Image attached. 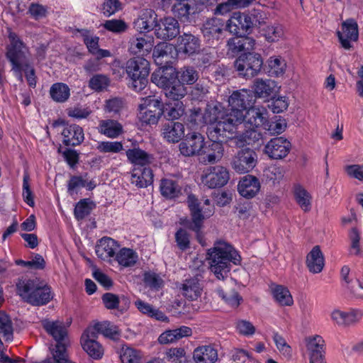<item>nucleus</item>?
<instances>
[{"mask_svg":"<svg viewBox=\"0 0 363 363\" xmlns=\"http://www.w3.org/2000/svg\"><path fill=\"white\" fill-rule=\"evenodd\" d=\"M294 198L296 203L304 212H308L311 208V196L310 194L301 185L294 187Z\"/></svg>","mask_w":363,"mask_h":363,"instance_id":"nucleus-46","label":"nucleus"},{"mask_svg":"<svg viewBox=\"0 0 363 363\" xmlns=\"http://www.w3.org/2000/svg\"><path fill=\"white\" fill-rule=\"evenodd\" d=\"M262 33L267 42L275 43L284 38V27L279 23H271L262 28Z\"/></svg>","mask_w":363,"mask_h":363,"instance_id":"nucleus-41","label":"nucleus"},{"mask_svg":"<svg viewBox=\"0 0 363 363\" xmlns=\"http://www.w3.org/2000/svg\"><path fill=\"white\" fill-rule=\"evenodd\" d=\"M205 138L199 133H188L179 145L180 153L185 157H192L203 153Z\"/></svg>","mask_w":363,"mask_h":363,"instance_id":"nucleus-11","label":"nucleus"},{"mask_svg":"<svg viewBox=\"0 0 363 363\" xmlns=\"http://www.w3.org/2000/svg\"><path fill=\"white\" fill-rule=\"evenodd\" d=\"M195 363H216L218 359V350L213 345H205L196 347L193 352Z\"/></svg>","mask_w":363,"mask_h":363,"instance_id":"nucleus-21","label":"nucleus"},{"mask_svg":"<svg viewBox=\"0 0 363 363\" xmlns=\"http://www.w3.org/2000/svg\"><path fill=\"white\" fill-rule=\"evenodd\" d=\"M267 110L254 105L244 113V121L252 127L258 128L267 122Z\"/></svg>","mask_w":363,"mask_h":363,"instance_id":"nucleus-31","label":"nucleus"},{"mask_svg":"<svg viewBox=\"0 0 363 363\" xmlns=\"http://www.w3.org/2000/svg\"><path fill=\"white\" fill-rule=\"evenodd\" d=\"M247 20L245 13L235 12L226 22L227 30L230 33L240 36L245 33H250L252 28Z\"/></svg>","mask_w":363,"mask_h":363,"instance_id":"nucleus-17","label":"nucleus"},{"mask_svg":"<svg viewBox=\"0 0 363 363\" xmlns=\"http://www.w3.org/2000/svg\"><path fill=\"white\" fill-rule=\"evenodd\" d=\"M184 113L182 103L177 101L174 105L167 104L166 106L160 108V116L164 117L168 121H174L178 119Z\"/></svg>","mask_w":363,"mask_h":363,"instance_id":"nucleus-48","label":"nucleus"},{"mask_svg":"<svg viewBox=\"0 0 363 363\" xmlns=\"http://www.w3.org/2000/svg\"><path fill=\"white\" fill-rule=\"evenodd\" d=\"M98 131L109 138H117L123 133V125L117 121L106 119L99 121Z\"/></svg>","mask_w":363,"mask_h":363,"instance_id":"nucleus-33","label":"nucleus"},{"mask_svg":"<svg viewBox=\"0 0 363 363\" xmlns=\"http://www.w3.org/2000/svg\"><path fill=\"white\" fill-rule=\"evenodd\" d=\"M257 163L256 152L249 147L242 148L233 157L232 168L239 174H245L254 169Z\"/></svg>","mask_w":363,"mask_h":363,"instance_id":"nucleus-10","label":"nucleus"},{"mask_svg":"<svg viewBox=\"0 0 363 363\" xmlns=\"http://www.w3.org/2000/svg\"><path fill=\"white\" fill-rule=\"evenodd\" d=\"M289 106V103L284 96L273 98L268 104L269 108L274 113H279L285 111Z\"/></svg>","mask_w":363,"mask_h":363,"instance_id":"nucleus-64","label":"nucleus"},{"mask_svg":"<svg viewBox=\"0 0 363 363\" xmlns=\"http://www.w3.org/2000/svg\"><path fill=\"white\" fill-rule=\"evenodd\" d=\"M50 94L53 101L63 103L69 99L70 89L66 84L55 83L51 86Z\"/></svg>","mask_w":363,"mask_h":363,"instance_id":"nucleus-47","label":"nucleus"},{"mask_svg":"<svg viewBox=\"0 0 363 363\" xmlns=\"http://www.w3.org/2000/svg\"><path fill=\"white\" fill-rule=\"evenodd\" d=\"M199 38L191 33H184L178 38L179 51L185 54L193 55L200 50Z\"/></svg>","mask_w":363,"mask_h":363,"instance_id":"nucleus-29","label":"nucleus"},{"mask_svg":"<svg viewBox=\"0 0 363 363\" xmlns=\"http://www.w3.org/2000/svg\"><path fill=\"white\" fill-rule=\"evenodd\" d=\"M157 26V15L152 9H144L135 20L134 27L140 33L149 32Z\"/></svg>","mask_w":363,"mask_h":363,"instance_id":"nucleus-22","label":"nucleus"},{"mask_svg":"<svg viewBox=\"0 0 363 363\" xmlns=\"http://www.w3.org/2000/svg\"><path fill=\"white\" fill-rule=\"evenodd\" d=\"M325 341L320 335L306 339V347L309 352L310 363H326L325 361Z\"/></svg>","mask_w":363,"mask_h":363,"instance_id":"nucleus-20","label":"nucleus"},{"mask_svg":"<svg viewBox=\"0 0 363 363\" xmlns=\"http://www.w3.org/2000/svg\"><path fill=\"white\" fill-rule=\"evenodd\" d=\"M263 60L258 53L248 52L242 54L235 62L239 75L248 79L256 76L261 70Z\"/></svg>","mask_w":363,"mask_h":363,"instance_id":"nucleus-6","label":"nucleus"},{"mask_svg":"<svg viewBox=\"0 0 363 363\" xmlns=\"http://www.w3.org/2000/svg\"><path fill=\"white\" fill-rule=\"evenodd\" d=\"M103 26L107 30L116 33H123L128 28L127 24L123 21L119 19L106 21L103 24Z\"/></svg>","mask_w":363,"mask_h":363,"instance_id":"nucleus-62","label":"nucleus"},{"mask_svg":"<svg viewBox=\"0 0 363 363\" xmlns=\"http://www.w3.org/2000/svg\"><path fill=\"white\" fill-rule=\"evenodd\" d=\"M225 30L226 23L223 18L217 17L207 19L201 28L203 37L208 43L219 40L223 38Z\"/></svg>","mask_w":363,"mask_h":363,"instance_id":"nucleus-13","label":"nucleus"},{"mask_svg":"<svg viewBox=\"0 0 363 363\" xmlns=\"http://www.w3.org/2000/svg\"><path fill=\"white\" fill-rule=\"evenodd\" d=\"M230 179L228 170L220 165L206 168L201 176V182L208 189L224 186Z\"/></svg>","mask_w":363,"mask_h":363,"instance_id":"nucleus-8","label":"nucleus"},{"mask_svg":"<svg viewBox=\"0 0 363 363\" xmlns=\"http://www.w3.org/2000/svg\"><path fill=\"white\" fill-rule=\"evenodd\" d=\"M95 206L94 203L89 199H84L80 200L75 206L74 216L77 220H80L89 216L93 208Z\"/></svg>","mask_w":363,"mask_h":363,"instance_id":"nucleus-51","label":"nucleus"},{"mask_svg":"<svg viewBox=\"0 0 363 363\" xmlns=\"http://www.w3.org/2000/svg\"><path fill=\"white\" fill-rule=\"evenodd\" d=\"M218 295L230 306L233 308L238 307L240 301H242V297L239 295V294L234 289H232L229 291H224L222 289H218L216 290Z\"/></svg>","mask_w":363,"mask_h":363,"instance_id":"nucleus-53","label":"nucleus"},{"mask_svg":"<svg viewBox=\"0 0 363 363\" xmlns=\"http://www.w3.org/2000/svg\"><path fill=\"white\" fill-rule=\"evenodd\" d=\"M43 328L56 341V345L52 350L61 353H67L69 341L67 331L64 323L60 321L45 320L42 322Z\"/></svg>","mask_w":363,"mask_h":363,"instance_id":"nucleus-7","label":"nucleus"},{"mask_svg":"<svg viewBox=\"0 0 363 363\" xmlns=\"http://www.w3.org/2000/svg\"><path fill=\"white\" fill-rule=\"evenodd\" d=\"M41 281L42 280L38 278L20 279L16 283L17 294L25 302L30 304V302L35 301V298H33V294L38 289Z\"/></svg>","mask_w":363,"mask_h":363,"instance_id":"nucleus-19","label":"nucleus"},{"mask_svg":"<svg viewBox=\"0 0 363 363\" xmlns=\"http://www.w3.org/2000/svg\"><path fill=\"white\" fill-rule=\"evenodd\" d=\"M235 145L237 147H242L245 145H253L262 140V134L257 128L252 127L245 130L242 133L233 138Z\"/></svg>","mask_w":363,"mask_h":363,"instance_id":"nucleus-25","label":"nucleus"},{"mask_svg":"<svg viewBox=\"0 0 363 363\" xmlns=\"http://www.w3.org/2000/svg\"><path fill=\"white\" fill-rule=\"evenodd\" d=\"M116 259L120 265L130 267L136 264L138 256L137 252L132 249L123 247L116 255Z\"/></svg>","mask_w":363,"mask_h":363,"instance_id":"nucleus-44","label":"nucleus"},{"mask_svg":"<svg viewBox=\"0 0 363 363\" xmlns=\"http://www.w3.org/2000/svg\"><path fill=\"white\" fill-rule=\"evenodd\" d=\"M256 96L252 90L240 89L232 93L228 99L230 111L226 118V123L222 125V132L235 130L244 121V113L255 103Z\"/></svg>","mask_w":363,"mask_h":363,"instance_id":"nucleus-3","label":"nucleus"},{"mask_svg":"<svg viewBox=\"0 0 363 363\" xmlns=\"http://www.w3.org/2000/svg\"><path fill=\"white\" fill-rule=\"evenodd\" d=\"M341 46L345 50L352 48V42H356L359 38L358 25L353 18H347L341 24V30L336 32Z\"/></svg>","mask_w":363,"mask_h":363,"instance_id":"nucleus-14","label":"nucleus"},{"mask_svg":"<svg viewBox=\"0 0 363 363\" xmlns=\"http://www.w3.org/2000/svg\"><path fill=\"white\" fill-rule=\"evenodd\" d=\"M227 139L228 138H223V140H211L212 143L208 146V151L203 150V153L206 154L205 157H203L204 162L213 164L220 160L224 152L222 143L226 141Z\"/></svg>","mask_w":363,"mask_h":363,"instance_id":"nucleus-39","label":"nucleus"},{"mask_svg":"<svg viewBox=\"0 0 363 363\" xmlns=\"http://www.w3.org/2000/svg\"><path fill=\"white\" fill-rule=\"evenodd\" d=\"M143 103L139 105L140 121L146 125H157L159 120V113L156 111L159 108V99L155 96H148L142 99Z\"/></svg>","mask_w":363,"mask_h":363,"instance_id":"nucleus-12","label":"nucleus"},{"mask_svg":"<svg viewBox=\"0 0 363 363\" xmlns=\"http://www.w3.org/2000/svg\"><path fill=\"white\" fill-rule=\"evenodd\" d=\"M153 174L152 169L148 167L133 168L131 183L138 188H145L152 184Z\"/></svg>","mask_w":363,"mask_h":363,"instance_id":"nucleus-32","label":"nucleus"},{"mask_svg":"<svg viewBox=\"0 0 363 363\" xmlns=\"http://www.w3.org/2000/svg\"><path fill=\"white\" fill-rule=\"evenodd\" d=\"M277 88V83L274 80L257 79L252 91L256 98H267L276 92Z\"/></svg>","mask_w":363,"mask_h":363,"instance_id":"nucleus-37","label":"nucleus"},{"mask_svg":"<svg viewBox=\"0 0 363 363\" xmlns=\"http://www.w3.org/2000/svg\"><path fill=\"white\" fill-rule=\"evenodd\" d=\"M118 245L116 240L111 238H102L96 247V253L97 256L103 260H109L116 254Z\"/></svg>","mask_w":363,"mask_h":363,"instance_id":"nucleus-28","label":"nucleus"},{"mask_svg":"<svg viewBox=\"0 0 363 363\" xmlns=\"http://www.w3.org/2000/svg\"><path fill=\"white\" fill-rule=\"evenodd\" d=\"M164 138L170 143H177L184 135V126L179 122L170 121L164 125Z\"/></svg>","mask_w":363,"mask_h":363,"instance_id":"nucleus-40","label":"nucleus"},{"mask_svg":"<svg viewBox=\"0 0 363 363\" xmlns=\"http://www.w3.org/2000/svg\"><path fill=\"white\" fill-rule=\"evenodd\" d=\"M108 84V78L103 74H96L93 76L89 82V86L91 89L97 91H102L106 89Z\"/></svg>","mask_w":363,"mask_h":363,"instance_id":"nucleus-61","label":"nucleus"},{"mask_svg":"<svg viewBox=\"0 0 363 363\" xmlns=\"http://www.w3.org/2000/svg\"><path fill=\"white\" fill-rule=\"evenodd\" d=\"M191 335V328L184 325L177 329L168 330L160 334V344L173 343L183 337H190Z\"/></svg>","mask_w":363,"mask_h":363,"instance_id":"nucleus-38","label":"nucleus"},{"mask_svg":"<svg viewBox=\"0 0 363 363\" xmlns=\"http://www.w3.org/2000/svg\"><path fill=\"white\" fill-rule=\"evenodd\" d=\"M182 295L189 300H196L201 294L202 287L197 277L185 279L180 287Z\"/></svg>","mask_w":363,"mask_h":363,"instance_id":"nucleus-36","label":"nucleus"},{"mask_svg":"<svg viewBox=\"0 0 363 363\" xmlns=\"http://www.w3.org/2000/svg\"><path fill=\"white\" fill-rule=\"evenodd\" d=\"M162 88L166 97L172 99L174 102L179 101V99L184 97L186 94V89L179 80L167 84L162 86Z\"/></svg>","mask_w":363,"mask_h":363,"instance_id":"nucleus-42","label":"nucleus"},{"mask_svg":"<svg viewBox=\"0 0 363 363\" xmlns=\"http://www.w3.org/2000/svg\"><path fill=\"white\" fill-rule=\"evenodd\" d=\"M239 194L246 199L255 197L260 189L259 179L252 175L245 176L238 185Z\"/></svg>","mask_w":363,"mask_h":363,"instance_id":"nucleus-24","label":"nucleus"},{"mask_svg":"<svg viewBox=\"0 0 363 363\" xmlns=\"http://www.w3.org/2000/svg\"><path fill=\"white\" fill-rule=\"evenodd\" d=\"M11 43L7 48L6 57L12 66L30 65L27 48L14 33L9 35Z\"/></svg>","mask_w":363,"mask_h":363,"instance_id":"nucleus-9","label":"nucleus"},{"mask_svg":"<svg viewBox=\"0 0 363 363\" xmlns=\"http://www.w3.org/2000/svg\"><path fill=\"white\" fill-rule=\"evenodd\" d=\"M255 40L251 37L237 35L228 40L227 46L228 52L233 55H238L241 52H250L254 49Z\"/></svg>","mask_w":363,"mask_h":363,"instance_id":"nucleus-23","label":"nucleus"},{"mask_svg":"<svg viewBox=\"0 0 363 363\" xmlns=\"http://www.w3.org/2000/svg\"><path fill=\"white\" fill-rule=\"evenodd\" d=\"M97 328L100 333L106 337L112 340L118 338L120 332L117 327L110 322L104 321L102 323H97Z\"/></svg>","mask_w":363,"mask_h":363,"instance_id":"nucleus-58","label":"nucleus"},{"mask_svg":"<svg viewBox=\"0 0 363 363\" xmlns=\"http://www.w3.org/2000/svg\"><path fill=\"white\" fill-rule=\"evenodd\" d=\"M179 34L178 21L172 17L164 18L160 25V40H170Z\"/></svg>","mask_w":363,"mask_h":363,"instance_id":"nucleus-35","label":"nucleus"},{"mask_svg":"<svg viewBox=\"0 0 363 363\" xmlns=\"http://www.w3.org/2000/svg\"><path fill=\"white\" fill-rule=\"evenodd\" d=\"M128 160L133 164V168L147 167L152 161V156L145 150L134 147L126 151Z\"/></svg>","mask_w":363,"mask_h":363,"instance_id":"nucleus-26","label":"nucleus"},{"mask_svg":"<svg viewBox=\"0 0 363 363\" xmlns=\"http://www.w3.org/2000/svg\"><path fill=\"white\" fill-rule=\"evenodd\" d=\"M120 357L123 363H139L140 359L139 352L129 347L122 348Z\"/></svg>","mask_w":363,"mask_h":363,"instance_id":"nucleus-60","label":"nucleus"},{"mask_svg":"<svg viewBox=\"0 0 363 363\" xmlns=\"http://www.w3.org/2000/svg\"><path fill=\"white\" fill-rule=\"evenodd\" d=\"M64 137L63 143L66 146H77L84 139L83 129L78 125L72 124L65 127L62 133Z\"/></svg>","mask_w":363,"mask_h":363,"instance_id":"nucleus-27","label":"nucleus"},{"mask_svg":"<svg viewBox=\"0 0 363 363\" xmlns=\"http://www.w3.org/2000/svg\"><path fill=\"white\" fill-rule=\"evenodd\" d=\"M245 13L252 28L255 26H261L265 23L267 14L263 11L253 9Z\"/></svg>","mask_w":363,"mask_h":363,"instance_id":"nucleus-57","label":"nucleus"},{"mask_svg":"<svg viewBox=\"0 0 363 363\" xmlns=\"http://www.w3.org/2000/svg\"><path fill=\"white\" fill-rule=\"evenodd\" d=\"M273 296L281 306H291L293 298L289 289L281 285H277L273 289Z\"/></svg>","mask_w":363,"mask_h":363,"instance_id":"nucleus-49","label":"nucleus"},{"mask_svg":"<svg viewBox=\"0 0 363 363\" xmlns=\"http://www.w3.org/2000/svg\"><path fill=\"white\" fill-rule=\"evenodd\" d=\"M269 72L275 77L282 75L286 69V64L280 57H271L268 60Z\"/></svg>","mask_w":363,"mask_h":363,"instance_id":"nucleus-54","label":"nucleus"},{"mask_svg":"<svg viewBox=\"0 0 363 363\" xmlns=\"http://www.w3.org/2000/svg\"><path fill=\"white\" fill-rule=\"evenodd\" d=\"M306 266L313 274L320 273L324 267V257L318 245L313 247L306 257Z\"/></svg>","mask_w":363,"mask_h":363,"instance_id":"nucleus-34","label":"nucleus"},{"mask_svg":"<svg viewBox=\"0 0 363 363\" xmlns=\"http://www.w3.org/2000/svg\"><path fill=\"white\" fill-rule=\"evenodd\" d=\"M208 260L211 271L218 279H224L230 271L231 263L239 264L241 257L231 245L219 240L208 250Z\"/></svg>","mask_w":363,"mask_h":363,"instance_id":"nucleus-2","label":"nucleus"},{"mask_svg":"<svg viewBox=\"0 0 363 363\" xmlns=\"http://www.w3.org/2000/svg\"><path fill=\"white\" fill-rule=\"evenodd\" d=\"M362 313L359 310H351L348 312L342 311L340 310H335L332 314L331 318L339 325H353L362 318Z\"/></svg>","mask_w":363,"mask_h":363,"instance_id":"nucleus-30","label":"nucleus"},{"mask_svg":"<svg viewBox=\"0 0 363 363\" xmlns=\"http://www.w3.org/2000/svg\"><path fill=\"white\" fill-rule=\"evenodd\" d=\"M167 65L164 66H160V70L162 74L160 75V84L162 86L167 85V84L174 82L176 80H179V72L176 71V69L167 60Z\"/></svg>","mask_w":363,"mask_h":363,"instance_id":"nucleus-50","label":"nucleus"},{"mask_svg":"<svg viewBox=\"0 0 363 363\" xmlns=\"http://www.w3.org/2000/svg\"><path fill=\"white\" fill-rule=\"evenodd\" d=\"M208 0H182L176 2L172 7V11L183 23L195 22L196 15L203 9Z\"/></svg>","mask_w":363,"mask_h":363,"instance_id":"nucleus-5","label":"nucleus"},{"mask_svg":"<svg viewBox=\"0 0 363 363\" xmlns=\"http://www.w3.org/2000/svg\"><path fill=\"white\" fill-rule=\"evenodd\" d=\"M0 333L6 340H11L13 338L12 322L4 311H0Z\"/></svg>","mask_w":363,"mask_h":363,"instance_id":"nucleus-56","label":"nucleus"},{"mask_svg":"<svg viewBox=\"0 0 363 363\" xmlns=\"http://www.w3.org/2000/svg\"><path fill=\"white\" fill-rule=\"evenodd\" d=\"M291 148V143L284 137L272 138L264 146V153L271 159L281 160L286 157Z\"/></svg>","mask_w":363,"mask_h":363,"instance_id":"nucleus-16","label":"nucleus"},{"mask_svg":"<svg viewBox=\"0 0 363 363\" xmlns=\"http://www.w3.org/2000/svg\"><path fill=\"white\" fill-rule=\"evenodd\" d=\"M97 149L104 153H118L123 149V146L118 141H102L99 143Z\"/></svg>","mask_w":363,"mask_h":363,"instance_id":"nucleus-59","label":"nucleus"},{"mask_svg":"<svg viewBox=\"0 0 363 363\" xmlns=\"http://www.w3.org/2000/svg\"><path fill=\"white\" fill-rule=\"evenodd\" d=\"M199 79V72L192 67H184L179 72V80L184 85L193 84Z\"/></svg>","mask_w":363,"mask_h":363,"instance_id":"nucleus-55","label":"nucleus"},{"mask_svg":"<svg viewBox=\"0 0 363 363\" xmlns=\"http://www.w3.org/2000/svg\"><path fill=\"white\" fill-rule=\"evenodd\" d=\"M84 350L93 359H100L104 354V349L101 345L97 341L81 342Z\"/></svg>","mask_w":363,"mask_h":363,"instance_id":"nucleus-52","label":"nucleus"},{"mask_svg":"<svg viewBox=\"0 0 363 363\" xmlns=\"http://www.w3.org/2000/svg\"><path fill=\"white\" fill-rule=\"evenodd\" d=\"M125 72L130 79V86L137 92L145 89L150 73V63L142 57L130 58L125 63Z\"/></svg>","mask_w":363,"mask_h":363,"instance_id":"nucleus-4","label":"nucleus"},{"mask_svg":"<svg viewBox=\"0 0 363 363\" xmlns=\"http://www.w3.org/2000/svg\"><path fill=\"white\" fill-rule=\"evenodd\" d=\"M228 113L221 104L212 102L207 104L203 113H201L200 109L194 111L190 116V121L199 125L198 120L210 126L207 129V133L210 140H223L230 138L235 130L222 132V125L226 123V118Z\"/></svg>","mask_w":363,"mask_h":363,"instance_id":"nucleus-1","label":"nucleus"},{"mask_svg":"<svg viewBox=\"0 0 363 363\" xmlns=\"http://www.w3.org/2000/svg\"><path fill=\"white\" fill-rule=\"evenodd\" d=\"M128 52L132 55H147L150 53L154 47L152 36H133L129 42Z\"/></svg>","mask_w":363,"mask_h":363,"instance_id":"nucleus-18","label":"nucleus"},{"mask_svg":"<svg viewBox=\"0 0 363 363\" xmlns=\"http://www.w3.org/2000/svg\"><path fill=\"white\" fill-rule=\"evenodd\" d=\"M33 296L35 300L34 302H30V305L34 306L45 305L52 298L51 289L45 281H42Z\"/></svg>","mask_w":363,"mask_h":363,"instance_id":"nucleus-43","label":"nucleus"},{"mask_svg":"<svg viewBox=\"0 0 363 363\" xmlns=\"http://www.w3.org/2000/svg\"><path fill=\"white\" fill-rule=\"evenodd\" d=\"M181 187L172 179H164L160 184V193L167 199H174L181 194Z\"/></svg>","mask_w":363,"mask_h":363,"instance_id":"nucleus-45","label":"nucleus"},{"mask_svg":"<svg viewBox=\"0 0 363 363\" xmlns=\"http://www.w3.org/2000/svg\"><path fill=\"white\" fill-rule=\"evenodd\" d=\"M136 308L143 314L147 316L159 320V311L154 308L150 304L142 300H137L135 302Z\"/></svg>","mask_w":363,"mask_h":363,"instance_id":"nucleus-63","label":"nucleus"},{"mask_svg":"<svg viewBox=\"0 0 363 363\" xmlns=\"http://www.w3.org/2000/svg\"><path fill=\"white\" fill-rule=\"evenodd\" d=\"M187 203L191 211L192 220L190 228L196 233L197 238L199 242L201 243L200 230L202 228L205 217H209L211 215V211L208 213L204 212V213H203L200 208V203L194 194H189L188 196Z\"/></svg>","mask_w":363,"mask_h":363,"instance_id":"nucleus-15","label":"nucleus"}]
</instances>
